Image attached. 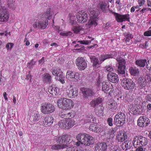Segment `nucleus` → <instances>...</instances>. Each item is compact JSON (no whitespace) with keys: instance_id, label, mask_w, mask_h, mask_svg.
<instances>
[{"instance_id":"obj_8","label":"nucleus","mask_w":151,"mask_h":151,"mask_svg":"<svg viewBox=\"0 0 151 151\" xmlns=\"http://www.w3.org/2000/svg\"><path fill=\"white\" fill-rule=\"evenodd\" d=\"M125 117L123 113L119 112L115 116L114 122L118 126H122L125 122Z\"/></svg>"},{"instance_id":"obj_34","label":"nucleus","mask_w":151,"mask_h":151,"mask_svg":"<svg viewBox=\"0 0 151 151\" xmlns=\"http://www.w3.org/2000/svg\"><path fill=\"white\" fill-rule=\"evenodd\" d=\"M67 147V145H61L60 144H55L51 146V149L53 150H58L63 149Z\"/></svg>"},{"instance_id":"obj_48","label":"nucleus","mask_w":151,"mask_h":151,"mask_svg":"<svg viewBox=\"0 0 151 151\" xmlns=\"http://www.w3.org/2000/svg\"><path fill=\"white\" fill-rule=\"evenodd\" d=\"M7 2L8 6L9 8L13 9H15V7H14V4H13V0H8Z\"/></svg>"},{"instance_id":"obj_41","label":"nucleus","mask_w":151,"mask_h":151,"mask_svg":"<svg viewBox=\"0 0 151 151\" xmlns=\"http://www.w3.org/2000/svg\"><path fill=\"white\" fill-rule=\"evenodd\" d=\"M107 4L105 2H102L100 4V7L102 11L105 12L107 10Z\"/></svg>"},{"instance_id":"obj_4","label":"nucleus","mask_w":151,"mask_h":151,"mask_svg":"<svg viewBox=\"0 0 151 151\" xmlns=\"http://www.w3.org/2000/svg\"><path fill=\"white\" fill-rule=\"evenodd\" d=\"M55 107L52 104L49 103H45L42 104L40 110L43 114H48L55 111Z\"/></svg>"},{"instance_id":"obj_57","label":"nucleus","mask_w":151,"mask_h":151,"mask_svg":"<svg viewBox=\"0 0 151 151\" xmlns=\"http://www.w3.org/2000/svg\"><path fill=\"white\" fill-rule=\"evenodd\" d=\"M63 75L62 74L61 76H58L55 77V79L60 81L62 83H65L64 80L63 78Z\"/></svg>"},{"instance_id":"obj_56","label":"nucleus","mask_w":151,"mask_h":151,"mask_svg":"<svg viewBox=\"0 0 151 151\" xmlns=\"http://www.w3.org/2000/svg\"><path fill=\"white\" fill-rule=\"evenodd\" d=\"M60 35L63 36H70L72 35V33L70 32H61L60 33Z\"/></svg>"},{"instance_id":"obj_10","label":"nucleus","mask_w":151,"mask_h":151,"mask_svg":"<svg viewBox=\"0 0 151 151\" xmlns=\"http://www.w3.org/2000/svg\"><path fill=\"white\" fill-rule=\"evenodd\" d=\"M76 64L80 70H83L87 67L86 62L82 57L78 58L76 60Z\"/></svg>"},{"instance_id":"obj_6","label":"nucleus","mask_w":151,"mask_h":151,"mask_svg":"<svg viewBox=\"0 0 151 151\" xmlns=\"http://www.w3.org/2000/svg\"><path fill=\"white\" fill-rule=\"evenodd\" d=\"M43 18H39L33 24V26L35 29L37 28L41 29H45L48 25V22L47 20H43Z\"/></svg>"},{"instance_id":"obj_2","label":"nucleus","mask_w":151,"mask_h":151,"mask_svg":"<svg viewBox=\"0 0 151 151\" xmlns=\"http://www.w3.org/2000/svg\"><path fill=\"white\" fill-rule=\"evenodd\" d=\"M112 55V58L115 57L116 58V60L119 62L118 71L119 74L124 75L126 69L125 60L121 58H118V53L117 52L113 51L110 53Z\"/></svg>"},{"instance_id":"obj_33","label":"nucleus","mask_w":151,"mask_h":151,"mask_svg":"<svg viewBox=\"0 0 151 151\" xmlns=\"http://www.w3.org/2000/svg\"><path fill=\"white\" fill-rule=\"evenodd\" d=\"M104 107L101 106H99L95 109V112L97 115L99 116L102 115L104 111Z\"/></svg>"},{"instance_id":"obj_63","label":"nucleus","mask_w":151,"mask_h":151,"mask_svg":"<svg viewBox=\"0 0 151 151\" xmlns=\"http://www.w3.org/2000/svg\"><path fill=\"white\" fill-rule=\"evenodd\" d=\"M138 2L139 6H141L144 5L145 1V0H138Z\"/></svg>"},{"instance_id":"obj_20","label":"nucleus","mask_w":151,"mask_h":151,"mask_svg":"<svg viewBox=\"0 0 151 151\" xmlns=\"http://www.w3.org/2000/svg\"><path fill=\"white\" fill-rule=\"evenodd\" d=\"M128 137L127 133L125 132H120L117 136V139L119 142H123L127 139Z\"/></svg>"},{"instance_id":"obj_49","label":"nucleus","mask_w":151,"mask_h":151,"mask_svg":"<svg viewBox=\"0 0 151 151\" xmlns=\"http://www.w3.org/2000/svg\"><path fill=\"white\" fill-rule=\"evenodd\" d=\"M74 114L72 111L68 113H67L66 112V114L65 116L66 119L68 118L72 119V118L74 117Z\"/></svg>"},{"instance_id":"obj_23","label":"nucleus","mask_w":151,"mask_h":151,"mask_svg":"<svg viewBox=\"0 0 151 151\" xmlns=\"http://www.w3.org/2000/svg\"><path fill=\"white\" fill-rule=\"evenodd\" d=\"M102 101L103 99L102 98L99 97L92 101L90 102V105L92 107H95L101 104Z\"/></svg>"},{"instance_id":"obj_40","label":"nucleus","mask_w":151,"mask_h":151,"mask_svg":"<svg viewBox=\"0 0 151 151\" xmlns=\"http://www.w3.org/2000/svg\"><path fill=\"white\" fill-rule=\"evenodd\" d=\"M65 151H83V150L79 148L71 146L67 147Z\"/></svg>"},{"instance_id":"obj_29","label":"nucleus","mask_w":151,"mask_h":151,"mask_svg":"<svg viewBox=\"0 0 151 151\" xmlns=\"http://www.w3.org/2000/svg\"><path fill=\"white\" fill-rule=\"evenodd\" d=\"M151 80V75L149 73H147L144 76L140 77L139 78L138 81L139 84L142 83L146 80Z\"/></svg>"},{"instance_id":"obj_26","label":"nucleus","mask_w":151,"mask_h":151,"mask_svg":"<svg viewBox=\"0 0 151 151\" xmlns=\"http://www.w3.org/2000/svg\"><path fill=\"white\" fill-rule=\"evenodd\" d=\"M44 124L48 126L51 125L54 121V119L51 116H48L44 118Z\"/></svg>"},{"instance_id":"obj_53","label":"nucleus","mask_w":151,"mask_h":151,"mask_svg":"<svg viewBox=\"0 0 151 151\" xmlns=\"http://www.w3.org/2000/svg\"><path fill=\"white\" fill-rule=\"evenodd\" d=\"M124 35L126 38H128L129 39H132L133 37V35L129 32H124Z\"/></svg>"},{"instance_id":"obj_36","label":"nucleus","mask_w":151,"mask_h":151,"mask_svg":"<svg viewBox=\"0 0 151 151\" xmlns=\"http://www.w3.org/2000/svg\"><path fill=\"white\" fill-rule=\"evenodd\" d=\"M66 119H63L60 121L58 123L60 127L63 129H67Z\"/></svg>"},{"instance_id":"obj_32","label":"nucleus","mask_w":151,"mask_h":151,"mask_svg":"<svg viewBox=\"0 0 151 151\" xmlns=\"http://www.w3.org/2000/svg\"><path fill=\"white\" fill-rule=\"evenodd\" d=\"M111 55H111L110 53L101 55L99 58L101 63L106 59H108L110 58H112Z\"/></svg>"},{"instance_id":"obj_13","label":"nucleus","mask_w":151,"mask_h":151,"mask_svg":"<svg viewBox=\"0 0 151 151\" xmlns=\"http://www.w3.org/2000/svg\"><path fill=\"white\" fill-rule=\"evenodd\" d=\"M66 93L69 98H75L78 95V89L75 87L73 88L72 86H70V88L66 90Z\"/></svg>"},{"instance_id":"obj_24","label":"nucleus","mask_w":151,"mask_h":151,"mask_svg":"<svg viewBox=\"0 0 151 151\" xmlns=\"http://www.w3.org/2000/svg\"><path fill=\"white\" fill-rule=\"evenodd\" d=\"M144 109L142 107L138 106L137 108H132L131 110L135 114H143L144 111Z\"/></svg>"},{"instance_id":"obj_3","label":"nucleus","mask_w":151,"mask_h":151,"mask_svg":"<svg viewBox=\"0 0 151 151\" xmlns=\"http://www.w3.org/2000/svg\"><path fill=\"white\" fill-rule=\"evenodd\" d=\"M121 84L124 88L127 90L134 89L135 87V83L132 80L126 78L124 76L121 79Z\"/></svg>"},{"instance_id":"obj_16","label":"nucleus","mask_w":151,"mask_h":151,"mask_svg":"<svg viewBox=\"0 0 151 151\" xmlns=\"http://www.w3.org/2000/svg\"><path fill=\"white\" fill-rule=\"evenodd\" d=\"M82 93L83 96L85 98H88L94 95V92L91 89L89 88H82Z\"/></svg>"},{"instance_id":"obj_42","label":"nucleus","mask_w":151,"mask_h":151,"mask_svg":"<svg viewBox=\"0 0 151 151\" xmlns=\"http://www.w3.org/2000/svg\"><path fill=\"white\" fill-rule=\"evenodd\" d=\"M70 21L69 24L72 25L73 26L75 25L76 24H78L76 22V18L74 16H71L70 18Z\"/></svg>"},{"instance_id":"obj_5","label":"nucleus","mask_w":151,"mask_h":151,"mask_svg":"<svg viewBox=\"0 0 151 151\" xmlns=\"http://www.w3.org/2000/svg\"><path fill=\"white\" fill-rule=\"evenodd\" d=\"M90 19L89 20L88 24L90 27L92 26L95 27L97 25L96 22V18L98 16V12H96L93 9L90 8L89 10Z\"/></svg>"},{"instance_id":"obj_59","label":"nucleus","mask_w":151,"mask_h":151,"mask_svg":"<svg viewBox=\"0 0 151 151\" xmlns=\"http://www.w3.org/2000/svg\"><path fill=\"white\" fill-rule=\"evenodd\" d=\"M13 44L12 43H7L6 45V47L7 50H11L13 47Z\"/></svg>"},{"instance_id":"obj_60","label":"nucleus","mask_w":151,"mask_h":151,"mask_svg":"<svg viewBox=\"0 0 151 151\" xmlns=\"http://www.w3.org/2000/svg\"><path fill=\"white\" fill-rule=\"evenodd\" d=\"M139 47L142 48H147L148 47V45H147V42H146L145 44H140Z\"/></svg>"},{"instance_id":"obj_61","label":"nucleus","mask_w":151,"mask_h":151,"mask_svg":"<svg viewBox=\"0 0 151 151\" xmlns=\"http://www.w3.org/2000/svg\"><path fill=\"white\" fill-rule=\"evenodd\" d=\"M96 124H91L89 127V130L94 132L95 128H96Z\"/></svg>"},{"instance_id":"obj_64","label":"nucleus","mask_w":151,"mask_h":151,"mask_svg":"<svg viewBox=\"0 0 151 151\" xmlns=\"http://www.w3.org/2000/svg\"><path fill=\"white\" fill-rule=\"evenodd\" d=\"M65 114L66 112H62L59 114V116L61 118L66 119V117H65Z\"/></svg>"},{"instance_id":"obj_38","label":"nucleus","mask_w":151,"mask_h":151,"mask_svg":"<svg viewBox=\"0 0 151 151\" xmlns=\"http://www.w3.org/2000/svg\"><path fill=\"white\" fill-rule=\"evenodd\" d=\"M71 29L74 33L77 34L82 29V27L78 24H76V25L72 26Z\"/></svg>"},{"instance_id":"obj_18","label":"nucleus","mask_w":151,"mask_h":151,"mask_svg":"<svg viewBox=\"0 0 151 151\" xmlns=\"http://www.w3.org/2000/svg\"><path fill=\"white\" fill-rule=\"evenodd\" d=\"M107 78L108 80L113 83H116L118 81V75L115 73H109L107 74Z\"/></svg>"},{"instance_id":"obj_47","label":"nucleus","mask_w":151,"mask_h":151,"mask_svg":"<svg viewBox=\"0 0 151 151\" xmlns=\"http://www.w3.org/2000/svg\"><path fill=\"white\" fill-rule=\"evenodd\" d=\"M117 103L115 102L111 103L109 105V109H116L117 108Z\"/></svg>"},{"instance_id":"obj_30","label":"nucleus","mask_w":151,"mask_h":151,"mask_svg":"<svg viewBox=\"0 0 151 151\" xmlns=\"http://www.w3.org/2000/svg\"><path fill=\"white\" fill-rule=\"evenodd\" d=\"M67 129L72 127L75 124L74 120L71 118H68L66 119Z\"/></svg>"},{"instance_id":"obj_31","label":"nucleus","mask_w":151,"mask_h":151,"mask_svg":"<svg viewBox=\"0 0 151 151\" xmlns=\"http://www.w3.org/2000/svg\"><path fill=\"white\" fill-rule=\"evenodd\" d=\"M52 72L53 75L58 76H61L62 72L61 70L59 68H56L52 69Z\"/></svg>"},{"instance_id":"obj_62","label":"nucleus","mask_w":151,"mask_h":151,"mask_svg":"<svg viewBox=\"0 0 151 151\" xmlns=\"http://www.w3.org/2000/svg\"><path fill=\"white\" fill-rule=\"evenodd\" d=\"M113 119L111 118H109L107 120V122L109 125L110 126H112L113 124L112 123Z\"/></svg>"},{"instance_id":"obj_50","label":"nucleus","mask_w":151,"mask_h":151,"mask_svg":"<svg viewBox=\"0 0 151 151\" xmlns=\"http://www.w3.org/2000/svg\"><path fill=\"white\" fill-rule=\"evenodd\" d=\"M65 136L68 137L66 138L65 144L67 145L70 144L72 141V137L70 135H65Z\"/></svg>"},{"instance_id":"obj_55","label":"nucleus","mask_w":151,"mask_h":151,"mask_svg":"<svg viewBox=\"0 0 151 151\" xmlns=\"http://www.w3.org/2000/svg\"><path fill=\"white\" fill-rule=\"evenodd\" d=\"M35 64V62L32 60H31L30 62L28 63L27 66L29 68H32Z\"/></svg>"},{"instance_id":"obj_19","label":"nucleus","mask_w":151,"mask_h":151,"mask_svg":"<svg viewBox=\"0 0 151 151\" xmlns=\"http://www.w3.org/2000/svg\"><path fill=\"white\" fill-rule=\"evenodd\" d=\"M107 147L106 143H98L95 147V151H106Z\"/></svg>"},{"instance_id":"obj_22","label":"nucleus","mask_w":151,"mask_h":151,"mask_svg":"<svg viewBox=\"0 0 151 151\" xmlns=\"http://www.w3.org/2000/svg\"><path fill=\"white\" fill-rule=\"evenodd\" d=\"M42 81L44 83H50L52 82L51 76L48 73L44 74L42 76Z\"/></svg>"},{"instance_id":"obj_28","label":"nucleus","mask_w":151,"mask_h":151,"mask_svg":"<svg viewBox=\"0 0 151 151\" xmlns=\"http://www.w3.org/2000/svg\"><path fill=\"white\" fill-rule=\"evenodd\" d=\"M89 57L91 63H93V66L96 67L97 65L99 64L98 59L94 55H90Z\"/></svg>"},{"instance_id":"obj_35","label":"nucleus","mask_w":151,"mask_h":151,"mask_svg":"<svg viewBox=\"0 0 151 151\" xmlns=\"http://www.w3.org/2000/svg\"><path fill=\"white\" fill-rule=\"evenodd\" d=\"M130 72L132 75L136 76L139 74L138 69L136 67H131L129 69Z\"/></svg>"},{"instance_id":"obj_9","label":"nucleus","mask_w":151,"mask_h":151,"mask_svg":"<svg viewBox=\"0 0 151 151\" xmlns=\"http://www.w3.org/2000/svg\"><path fill=\"white\" fill-rule=\"evenodd\" d=\"M8 9L3 7L0 12V22H6L8 21L9 17Z\"/></svg>"},{"instance_id":"obj_46","label":"nucleus","mask_w":151,"mask_h":151,"mask_svg":"<svg viewBox=\"0 0 151 151\" xmlns=\"http://www.w3.org/2000/svg\"><path fill=\"white\" fill-rule=\"evenodd\" d=\"M130 143L129 144L128 143L124 142L123 143L122 145V147L123 150H126L130 148L131 146L130 145Z\"/></svg>"},{"instance_id":"obj_58","label":"nucleus","mask_w":151,"mask_h":151,"mask_svg":"<svg viewBox=\"0 0 151 151\" xmlns=\"http://www.w3.org/2000/svg\"><path fill=\"white\" fill-rule=\"evenodd\" d=\"M144 35L147 36H151V27H150L148 31L145 32L144 33Z\"/></svg>"},{"instance_id":"obj_14","label":"nucleus","mask_w":151,"mask_h":151,"mask_svg":"<svg viewBox=\"0 0 151 151\" xmlns=\"http://www.w3.org/2000/svg\"><path fill=\"white\" fill-rule=\"evenodd\" d=\"M114 14L116 19L118 22H121L124 21H129L130 18L129 14L122 15L115 12H114Z\"/></svg>"},{"instance_id":"obj_51","label":"nucleus","mask_w":151,"mask_h":151,"mask_svg":"<svg viewBox=\"0 0 151 151\" xmlns=\"http://www.w3.org/2000/svg\"><path fill=\"white\" fill-rule=\"evenodd\" d=\"M150 82H151V80H146L145 81H144L142 83H140L139 84L141 87L143 88L145 87L147 84L148 83Z\"/></svg>"},{"instance_id":"obj_52","label":"nucleus","mask_w":151,"mask_h":151,"mask_svg":"<svg viewBox=\"0 0 151 151\" xmlns=\"http://www.w3.org/2000/svg\"><path fill=\"white\" fill-rule=\"evenodd\" d=\"M91 42V41L88 40L79 41H78V43H79L81 44L85 45H89Z\"/></svg>"},{"instance_id":"obj_11","label":"nucleus","mask_w":151,"mask_h":151,"mask_svg":"<svg viewBox=\"0 0 151 151\" xmlns=\"http://www.w3.org/2000/svg\"><path fill=\"white\" fill-rule=\"evenodd\" d=\"M76 18L79 23H83L86 22L88 20V14L84 11H79L77 14Z\"/></svg>"},{"instance_id":"obj_17","label":"nucleus","mask_w":151,"mask_h":151,"mask_svg":"<svg viewBox=\"0 0 151 151\" xmlns=\"http://www.w3.org/2000/svg\"><path fill=\"white\" fill-rule=\"evenodd\" d=\"M102 90L106 94L110 93L111 90V86L108 83L103 82L102 83Z\"/></svg>"},{"instance_id":"obj_25","label":"nucleus","mask_w":151,"mask_h":151,"mask_svg":"<svg viewBox=\"0 0 151 151\" xmlns=\"http://www.w3.org/2000/svg\"><path fill=\"white\" fill-rule=\"evenodd\" d=\"M68 137L65 136V135H64L62 136L57 137L56 138V141L57 143L61 145H66L65 144V142L66 141V138Z\"/></svg>"},{"instance_id":"obj_39","label":"nucleus","mask_w":151,"mask_h":151,"mask_svg":"<svg viewBox=\"0 0 151 151\" xmlns=\"http://www.w3.org/2000/svg\"><path fill=\"white\" fill-rule=\"evenodd\" d=\"M58 89V88L55 87H53L52 86H50L48 88V92L53 95H55L57 93Z\"/></svg>"},{"instance_id":"obj_15","label":"nucleus","mask_w":151,"mask_h":151,"mask_svg":"<svg viewBox=\"0 0 151 151\" xmlns=\"http://www.w3.org/2000/svg\"><path fill=\"white\" fill-rule=\"evenodd\" d=\"M85 138L82 139V142H80L81 145L85 146H89L90 144H92L94 143V139L91 136L88 134L86 135Z\"/></svg>"},{"instance_id":"obj_45","label":"nucleus","mask_w":151,"mask_h":151,"mask_svg":"<svg viewBox=\"0 0 151 151\" xmlns=\"http://www.w3.org/2000/svg\"><path fill=\"white\" fill-rule=\"evenodd\" d=\"M33 121L37 122L38 121L40 118V116L38 113L37 112L34 113L32 115Z\"/></svg>"},{"instance_id":"obj_37","label":"nucleus","mask_w":151,"mask_h":151,"mask_svg":"<svg viewBox=\"0 0 151 151\" xmlns=\"http://www.w3.org/2000/svg\"><path fill=\"white\" fill-rule=\"evenodd\" d=\"M146 63V60H136V64L138 66L141 67H144Z\"/></svg>"},{"instance_id":"obj_12","label":"nucleus","mask_w":151,"mask_h":151,"mask_svg":"<svg viewBox=\"0 0 151 151\" xmlns=\"http://www.w3.org/2000/svg\"><path fill=\"white\" fill-rule=\"evenodd\" d=\"M150 121L148 118L144 116H141L138 119L137 125L140 127H145L150 124Z\"/></svg>"},{"instance_id":"obj_43","label":"nucleus","mask_w":151,"mask_h":151,"mask_svg":"<svg viewBox=\"0 0 151 151\" xmlns=\"http://www.w3.org/2000/svg\"><path fill=\"white\" fill-rule=\"evenodd\" d=\"M104 69L105 72H107L109 73H113L112 71L114 70V69L111 65H106L104 67Z\"/></svg>"},{"instance_id":"obj_54","label":"nucleus","mask_w":151,"mask_h":151,"mask_svg":"<svg viewBox=\"0 0 151 151\" xmlns=\"http://www.w3.org/2000/svg\"><path fill=\"white\" fill-rule=\"evenodd\" d=\"M96 128L94 130V132L97 133H99L101 131V127L99 125L96 124Z\"/></svg>"},{"instance_id":"obj_1","label":"nucleus","mask_w":151,"mask_h":151,"mask_svg":"<svg viewBox=\"0 0 151 151\" xmlns=\"http://www.w3.org/2000/svg\"><path fill=\"white\" fill-rule=\"evenodd\" d=\"M57 104L59 108L64 110L72 108L74 106L73 101L66 98H61L58 100Z\"/></svg>"},{"instance_id":"obj_7","label":"nucleus","mask_w":151,"mask_h":151,"mask_svg":"<svg viewBox=\"0 0 151 151\" xmlns=\"http://www.w3.org/2000/svg\"><path fill=\"white\" fill-rule=\"evenodd\" d=\"M66 78L68 81L76 82L79 79L80 75L76 71L68 70L66 73Z\"/></svg>"},{"instance_id":"obj_21","label":"nucleus","mask_w":151,"mask_h":151,"mask_svg":"<svg viewBox=\"0 0 151 151\" xmlns=\"http://www.w3.org/2000/svg\"><path fill=\"white\" fill-rule=\"evenodd\" d=\"M87 134L84 133H80L78 134L76 137V139L78 140V141L76 142V145L78 146L81 145L80 142L82 143V139H84L86 137V135Z\"/></svg>"},{"instance_id":"obj_44","label":"nucleus","mask_w":151,"mask_h":151,"mask_svg":"<svg viewBox=\"0 0 151 151\" xmlns=\"http://www.w3.org/2000/svg\"><path fill=\"white\" fill-rule=\"evenodd\" d=\"M86 119L87 120L88 122L95 123L96 119L92 117L91 115H89L86 116Z\"/></svg>"},{"instance_id":"obj_27","label":"nucleus","mask_w":151,"mask_h":151,"mask_svg":"<svg viewBox=\"0 0 151 151\" xmlns=\"http://www.w3.org/2000/svg\"><path fill=\"white\" fill-rule=\"evenodd\" d=\"M52 15L50 9H49L46 13L42 14L40 17L43 18V20H47L48 21V19H50L51 18Z\"/></svg>"}]
</instances>
